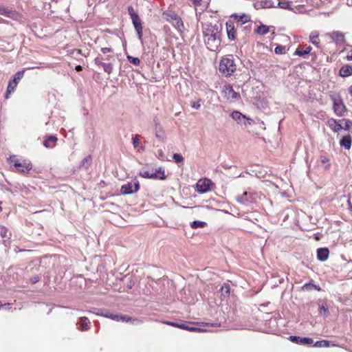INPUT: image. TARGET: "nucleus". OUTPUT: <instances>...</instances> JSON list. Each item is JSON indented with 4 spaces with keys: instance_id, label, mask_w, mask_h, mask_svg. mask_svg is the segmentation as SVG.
<instances>
[{
    "instance_id": "23",
    "label": "nucleus",
    "mask_w": 352,
    "mask_h": 352,
    "mask_svg": "<svg viewBox=\"0 0 352 352\" xmlns=\"http://www.w3.org/2000/svg\"><path fill=\"white\" fill-rule=\"evenodd\" d=\"M309 42L314 45L318 49L320 48V39L318 34L312 32L311 34L309 35Z\"/></svg>"
},
{
    "instance_id": "45",
    "label": "nucleus",
    "mask_w": 352,
    "mask_h": 352,
    "mask_svg": "<svg viewBox=\"0 0 352 352\" xmlns=\"http://www.w3.org/2000/svg\"><path fill=\"white\" fill-rule=\"evenodd\" d=\"M320 314L327 316L329 314L327 308L324 305H321L319 309Z\"/></svg>"
},
{
    "instance_id": "24",
    "label": "nucleus",
    "mask_w": 352,
    "mask_h": 352,
    "mask_svg": "<svg viewBox=\"0 0 352 352\" xmlns=\"http://www.w3.org/2000/svg\"><path fill=\"white\" fill-rule=\"evenodd\" d=\"M270 28H273V30H274V26L269 27L265 25H261L257 28L256 32L261 35H265L270 31Z\"/></svg>"
},
{
    "instance_id": "6",
    "label": "nucleus",
    "mask_w": 352,
    "mask_h": 352,
    "mask_svg": "<svg viewBox=\"0 0 352 352\" xmlns=\"http://www.w3.org/2000/svg\"><path fill=\"white\" fill-rule=\"evenodd\" d=\"M140 175L144 178L153 179H164L166 178L164 170L160 168L155 171L142 170Z\"/></svg>"
},
{
    "instance_id": "19",
    "label": "nucleus",
    "mask_w": 352,
    "mask_h": 352,
    "mask_svg": "<svg viewBox=\"0 0 352 352\" xmlns=\"http://www.w3.org/2000/svg\"><path fill=\"white\" fill-rule=\"evenodd\" d=\"M289 340L296 344H300L303 345L308 344V338H300L299 336H291Z\"/></svg>"
},
{
    "instance_id": "36",
    "label": "nucleus",
    "mask_w": 352,
    "mask_h": 352,
    "mask_svg": "<svg viewBox=\"0 0 352 352\" xmlns=\"http://www.w3.org/2000/svg\"><path fill=\"white\" fill-rule=\"evenodd\" d=\"M278 7L282 9L285 10H292V8L290 7L289 2L288 1H279L278 3Z\"/></svg>"
},
{
    "instance_id": "50",
    "label": "nucleus",
    "mask_w": 352,
    "mask_h": 352,
    "mask_svg": "<svg viewBox=\"0 0 352 352\" xmlns=\"http://www.w3.org/2000/svg\"><path fill=\"white\" fill-rule=\"evenodd\" d=\"M346 58L349 60H352V50L347 53Z\"/></svg>"
},
{
    "instance_id": "30",
    "label": "nucleus",
    "mask_w": 352,
    "mask_h": 352,
    "mask_svg": "<svg viewBox=\"0 0 352 352\" xmlns=\"http://www.w3.org/2000/svg\"><path fill=\"white\" fill-rule=\"evenodd\" d=\"M312 344H314V346L316 347H327L329 345V342L326 340L318 341L314 343V341L309 338V345Z\"/></svg>"
},
{
    "instance_id": "62",
    "label": "nucleus",
    "mask_w": 352,
    "mask_h": 352,
    "mask_svg": "<svg viewBox=\"0 0 352 352\" xmlns=\"http://www.w3.org/2000/svg\"><path fill=\"white\" fill-rule=\"evenodd\" d=\"M2 211V208L0 206V212Z\"/></svg>"
},
{
    "instance_id": "60",
    "label": "nucleus",
    "mask_w": 352,
    "mask_h": 352,
    "mask_svg": "<svg viewBox=\"0 0 352 352\" xmlns=\"http://www.w3.org/2000/svg\"><path fill=\"white\" fill-rule=\"evenodd\" d=\"M311 48L309 47V55L311 54Z\"/></svg>"
},
{
    "instance_id": "12",
    "label": "nucleus",
    "mask_w": 352,
    "mask_h": 352,
    "mask_svg": "<svg viewBox=\"0 0 352 352\" xmlns=\"http://www.w3.org/2000/svg\"><path fill=\"white\" fill-rule=\"evenodd\" d=\"M254 7L256 10L261 8H270L275 7L274 2L272 0H261L258 1L254 3Z\"/></svg>"
},
{
    "instance_id": "26",
    "label": "nucleus",
    "mask_w": 352,
    "mask_h": 352,
    "mask_svg": "<svg viewBox=\"0 0 352 352\" xmlns=\"http://www.w3.org/2000/svg\"><path fill=\"white\" fill-rule=\"evenodd\" d=\"M12 49V46L8 42L0 39V52L10 51Z\"/></svg>"
},
{
    "instance_id": "11",
    "label": "nucleus",
    "mask_w": 352,
    "mask_h": 352,
    "mask_svg": "<svg viewBox=\"0 0 352 352\" xmlns=\"http://www.w3.org/2000/svg\"><path fill=\"white\" fill-rule=\"evenodd\" d=\"M226 31L228 39L234 41L236 39V30L233 21H229L226 22Z\"/></svg>"
},
{
    "instance_id": "17",
    "label": "nucleus",
    "mask_w": 352,
    "mask_h": 352,
    "mask_svg": "<svg viewBox=\"0 0 352 352\" xmlns=\"http://www.w3.org/2000/svg\"><path fill=\"white\" fill-rule=\"evenodd\" d=\"M329 251L327 248H318L317 250V258L319 261H324L329 257Z\"/></svg>"
},
{
    "instance_id": "28",
    "label": "nucleus",
    "mask_w": 352,
    "mask_h": 352,
    "mask_svg": "<svg viewBox=\"0 0 352 352\" xmlns=\"http://www.w3.org/2000/svg\"><path fill=\"white\" fill-rule=\"evenodd\" d=\"M339 73L342 77L349 76L352 74V67H341Z\"/></svg>"
},
{
    "instance_id": "63",
    "label": "nucleus",
    "mask_w": 352,
    "mask_h": 352,
    "mask_svg": "<svg viewBox=\"0 0 352 352\" xmlns=\"http://www.w3.org/2000/svg\"><path fill=\"white\" fill-rule=\"evenodd\" d=\"M107 66H108V67H110V66H111V65H110V64H108V65H107Z\"/></svg>"
},
{
    "instance_id": "46",
    "label": "nucleus",
    "mask_w": 352,
    "mask_h": 352,
    "mask_svg": "<svg viewBox=\"0 0 352 352\" xmlns=\"http://www.w3.org/2000/svg\"><path fill=\"white\" fill-rule=\"evenodd\" d=\"M295 54H297L298 56H302V55L308 54V48H307L305 50H300V49H296V50L295 52Z\"/></svg>"
},
{
    "instance_id": "27",
    "label": "nucleus",
    "mask_w": 352,
    "mask_h": 352,
    "mask_svg": "<svg viewBox=\"0 0 352 352\" xmlns=\"http://www.w3.org/2000/svg\"><path fill=\"white\" fill-rule=\"evenodd\" d=\"M235 70L236 68L232 69V67H219L220 72L224 74L226 76H231Z\"/></svg>"
},
{
    "instance_id": "42",
    "label": "nucleus",
    "mask_w": 352,
    "mask_h": 352,
    "mask_svg": "<svg viewBox=\"0 0 352 352\" xmlns=\"http://www.w3.org/2000/svg\"><path fill=\"white\" fill-rule=\"evenodd\" d=\"M127 10H128L129 14L130 15L131 19L138 16V14L135 12V10L133 8V6H129L128 7Z\"/></svg>"
},
{
    "instance_id": "1",
    "label": "nucleus",
    "mask_w": 352,
    "mask_h": 352,
    "mask_svg": "<svg viewBox=\"0 0 352 352\" xmlns=\"http://www.w3.org/2000/svg\"><path fill=\"white\" fill-rule=\"evenodd\" d=\"M221 28L217 23H206L203 25V35L207 48L212 52L219 50L221 45Z\"/></svg>"
},
{
    "instance_id": "14",
    "label": "nucleus",
    "mask_w": 352,
    "mask_h": 352,
    "mask_svg": "<svg viewBox=\"0 0 352 352\" xmlns=\"http://www.w3.org/2000/svg\"><path fill=\"white\" fill-rule=\"evenodd\" d=\"M337 44L344 43V36L340 32H333L327 34Z\"/></svg>"
},
{
    "instance_id": "33",
    "label": "nucleus",
    "mask_w": 352,
    "mask_h": 352,
    "mask_svg": "<svg viewBox=\"0 0 352 352\" xmlns=\"http://www.w3.org/2000/svg\"><path fill=\"white\" fill-rule=\"evenodd\" d=\"M248 197H250V195L245 192L242 195V196L237 198V201L238 202L245 205L249 202Z\"/></svg>"
},
{
    "instance_id": "56",
    "label": "nucleus",
    "mask_w": 352,
    "mask_h": 352,
    "mask_svg": "<svg viewBox=\"0 0 352 352\" xmlns=\"http://www.w3.org/2000/svg\"><path fill=\"white\" fill-rule=\"evenodd\" d=\"M349 94H351V96H352V85H351L349 88Z\"/></svg>"
},
{
    "instance_id": "44",
    "label": "nucleus",
    "mask_w": 352,
    "mask_h": 352,
    "mask_svg": "<svg viewBox=\"0 0 352 352\" xmlns=\"http://www.w3.org/2000/svg\"><path fill=\"white\" fill-rule=\"evenodd\" d=\"M133 145L135 148H137L140 144V139L139 135H136L135 137L132 138Z\"/></svg>"
},
{
    "instance_id": "2",
    "label": "nucleus",
    "mask_w": 352,
    "mask_h": 352,
    "mask_svg": "<svg viewBox=\"0 0 352 352\" xmlns=\"http://www.w3.org/2000/svg\"><path fill=\"white\" fill-rule=\"evenodd\" d=\"M327 124L331 131L338 133L342 129L349 131L352 127V121L345 118L340 120L329 118L327 122Z\"/></svg>"
},
{
    "instance_id": "29",
    "label": "nucleus",
    "mask_w": 352,
    "mask_h": 352,
    "mask_svg": "<svg viewBox=\"0 0 352 352\" xmlns=\"http://www.w3.org/2000/svg\"><path fill=\"white\" fill-rule=\"evenodd\" d=\"M232 17H234L237 21V23L239 25H242V24H244L246 22L248 21L249 19L248 18V16H245V15H242V16H238L237 14H233L232 15Z\"/></svg>"
},
{
    "instance_id": "53",
    "label": "nucleus",
    "mask_w": 352,
    "mask_h": 352,
    "mask_svg": "<svg viewBox=\"0 0 352 352\" xmlns=\"http://www.w3.org/2000/svg\"><path fill=\"white\" fill-rule=\"evenodd\" d=\"M245 120H246L248 121V125H252V124H253L254 123L253 120H252V119H250V118H249L248 117H247V118H245Z\"/></svg>"
},
{
    "instance_id": "59",
    "label": "nucleus",
    "mask_w": 352,
    "mask_h": 352,
    "mask_svg": "<svg viewBox=\"0 0 352 352\" xmlns=\"http://www.w3.org/2000/svg\"><path fill=\"white\" fill-rule=\"evenodd\" d=\"M308 287V283H305L304 285H303V287Z\"/></svg>"
},
{
    "instance_id": "48",
    "label": "nucleus",
    "mask_w": 352,
    "mask_h": 352,
    "mask_svg": "<svg viewBox=\"0 0 352 352\" xmlns=\"http://www.w3.org/2000/svg\"><path fill=\"white\" fill-rule=\"evenodd\" d=\"M201 100L199 99L198 101L197 102H192L191 103V107L193 108V109H198L200 108L201 107Z\"/></svg>"
},
{
    "instance_id": "31",
    "label": "nucleus",
    "mask_w": 352,
    "mask_h": 352,
    "mask_svg": "<svg viewBox=\"0 0 352 352\" xmlns=\"http://www.w3.org/2000/svg\"><path fill=\"white\" fill-rule=\"evenodd\" d=\"M207 223L204 221H194L190 223V227L193 229H197L199 228H203L206 226Z\"/></svg>"
},
{
    "instance_id": "61",
    "label": "nucleus",
    "mask_w": 352,
    "mask_h": 352,
    "mask_svg": "<svg viewBox=\"0 0 352 352\" xmlns=\"http://www.w3.org/2000/svg\"><path fill=\"white\" fill-rule=\"evenodd\" d=\"M3 307V305L1 304V302L0 301V309Z\"/></svg>"
},
{
    "instance_id": "8",
    "label": "nucleus",
    "mask_w": 352,
    "mask_h": 352,
    "mask_svg": "<svg viewBox=\"0 0 352 352\" xmlns=\"http://www.w3.org/2000/svg\"><path fill=\"white\" fill-rule=\"evenodd\" d=\"M222 96L230 102L240 99L239 94L236 93L230 85L224 86L222 90Z\"/></svg>"
},
{
    "instance_id": "39",
    "label": "nucleus",
    "mask_w": 352,
    "mask_h": 352,
    "mask_svg": "<svg viewBox=\"0 0 352 352\" xmlns=\"http://www.w3.org/2000/svg\"><path fill=\"white\" fill-rule=\"evenodd\" d=\"M23 74H24V71L22 70V71H20V72H18L14 76V78H13V80H15L16 82V83L18 84L19 82L21 80V79L23 78Z\"/></svg>"
},
{
    "instance_id": "57",
    "label": "nucleus",
    "mask_w": 352,
    "mask_h": 352,
    "mask_svg": "<svg viewBox=\"0 0 352 352\" xmlns=\"http://www.w3.org/2000/svg\"><path fill=\"white\" fill-rule=\"evenodd\" d=\"M75 68H76V72H80L82 69V67H75Z\"/></svg>"
},
{
    "instance_id": "55",
    "label": "nucleus",
    "mask_w": 352,
    "mask_h": 352,
    "mask_svg": "<svg viewBox=\"0 0 352 352\" xmlns=\"http://www.w3.org/2000/svg\"><path fill=\"white\" fill-rule=\"evenodd\" d=\"M6 307L8 309H10V306H11V304L8 302V303H6L5 305H3V307Z\"/></svg>"
},
{
    "instance_id": "43",
    "label": "nucleus",
    "mask_w": 352,
    "mask_h": 352,
    "mask_svg": "<svg viewBox=\"0 0 352 352\" xmlns=\"http://www.w3.org/2000/svg\"><path fill=\"white\" fill-rule=\"evenodd\" d=\"M173 158L176 163H181L184 161V157L182 156V155L178 153H175Z\"/></svg>"
},
{
    "instance_id": "15",
    "label": "nucleus",
    "mask_w": 352,
    "mask_h": 352,
    "mask_svg": "<svg viewBox=\"0 0 352 352\" xmlns=\"http://www.w3.org/2000/svg\"><path fill=\"white\" fill-rule=\"evenodd\" d=\"M219 66H236L234 56L229 54L222 58Z\"/></svg>"
},
{
    "instance_id": "7",
    "label": "nucleus",
    "mask_w": 352,
    "mask_h": 352,
    "mask_svg": "<svg viewBox=\"0 0 352 352\" xmlns=\"http://www.w3.org/2000/svg\"><path fill=\"white\" fill-rule=\"evenodd\" d=\"M102 316L105 318H110V319L117 321V322L122 321V322H131L142 323V321L140 320L139 319L135 318H132V317L128 316L126 315L113 314L108 312V313L103 314Z\"/></svg>"
},
{
    "instance_id": "20",
    "label": "nucleus",
    "mask_w": 352,
    "mask_h": 352,
    "mask_svg": "<svg viewBox=\"0 0 352 352\" xmlns=\"http://www.w3.org/2000/svg\"><path fill=\"white\" fill-rule=\"evenodd\" d=\"M17 83L15 80H10L8 83V87H7V91H6V98H9L10 97V95L11 94V93H12L15 88L17 86Z\"/></svg>"
},
{
    "instance_id": "10",
    "label": "nucleus",
    "mask_w": 352,
    "mask_h": 352,
    "mask_svg": "<svg viewBox=\"0 0 352 352\" xmlns=\"http://www.w3.org/2000/svg\"><path fill=\"white\" fill-rule=\"evenodd\" d=\"M165 324H168L172 327H177V328H179L182 329L188 330L189 331H199V332L202 331V329L200 328H197V327H190L189 325H188L187 324L184 323V322L178 323V322H175L167 321V322H165Z\"/></svg>"
},
{
    "instance_id": "38",
    "label": "nucleus",
    "mask_w": 352,
    "mask_h": 352,
    "mask_svg": "<svg viewBox=\"0 0 352 352\" xmlns=\"http://www.w3.org/2000/svg\"><path fill=\"white\" fill-rule=\"evenodd\" d=\"M12 13V11L8 10V8L0 6V14L6 16H10Z\"/></svg>"
},
{
    "instance_id": "21",
    "label": "nucleus",
    "mask_w": 352,
    "mask_h": 352,
    "mask_svg": "<svg viewBox=\"0 0 352 352\" xmlns=\"http://www.w3.org/2000/svg\"><path fill=\"white\" fill-rule=\"evenodd\" d=\"M318 165L321 166L325 169H327L330 167L331 162L327 156L322 155L318 162Z\"/></svg>"
},
{
    "instance_id": "40",
    "label": "nucleus",
    "mask_w": 352,
    "mask_h": 352,
    "mask_svg": "<svg viewBox=\"0 0 352 352\" xmlns=\"http://www.w3.org/2000/svg\"><path fill=\"white\" fill-rule=\"evenodd\" d=\"M8 230L3 226L0 225V236L2 238L8 237Z\"/></svg>"
},
{
    "instance_id": "3",
    "label": "nucleus",
    "mask_w": 352,
    "mask_h": 352,
    "mask_svg": "<svg viewBox=\"0 0 352 352\" xmlns=\"http://www.w3.org/2000/svg\"><path fill=\"white\" fill-rule=\"evenodd\" d=\"M163 17L169 23H170L175 28L182 32L184 30L183 21L176 13L173 11H165L162 14Z\"/></svg>"
},
{
    "instance_id": "47",
    "label": "nucleus",
    "mask_w": 352,
    "mask_h": 352,
    "mask_svg": "<svg viewBox=\"0 0 352 352\" xmlns=\"http://www.w3.org/2000/svg\"><path fill=\"white\" fill-rule=\"evenodd\" d=\"M311 289H314L317 291L321 290V288L320 287V286L314 284L313 280H309V290Z\"/></svg>"
},
{
    "instance_id": "52",
    "label": "nucleus",
    "mask_w": 352,
    "mask_h": 352,
    "mask_svg": "<svg viewBox=\"0 0 352 352\" xmlns=\"http://www.w3.org/2000/svg\"><path fill=\"white\" fill-rule=\"evenodd\" d=\"M133 185L134 186L133 192H137L139 190V188H140L139 184L138 183H135Z\"/></svg>"
},
{
    "instance_id": "32",
    "label": "nucleus",
    "mask_w": 352,
    "mask_h": 352,
    "mask_svg": "<svg viewBox=\"0 0 352 352\" xmlns=\"http://www.w3.org/2000/svg\"><path fill=\"white\" fill-rule=\"evenodd\" d=\"M230 116L235 120H241V119L247 118L246 116L242 114L238 111H234Z\"/></svg>"
},
{
    "instance_id": "34",
    "label": "nucleus",
    "mask_w": 352,
    "mask_h": 352,
    "mask_svg": "<svg viewBox=\"0 0 352 352\" xmlns=\"http://www.w3.org/2000/svg\"><path fill=\"white\" fill-rule=\"evenodd\" d=\"M221 292L223 296H228L230 293V286L228 283H223L221 286Z\"/></svg>"
},
{
    "instance_id": "13",
    "label": "nucleus",
    "mask_w": 352,
    "mask_h": 352,
    "mask_svg": "<svg viewBox=\"0 0 352 352\" xmlns=\"http://www.w3.org/2000/svg\"><path fill=\"white\" fill-rule=\"evenodd\" d=\"M139 39L142 37V25L139 16L131 19Z\"/></svg>"
},
{
    "instance_id": "51",
    "label": "nucleus",
    "mask_w": 352,
    "mask_h": 352,
    "mask_svg": "<svg viewBox=\"0 0 352 352\" xmlns=\"http://www.w3.org/2000/svg\"><path fill=\"white\" fill-rule=\"evenodd\" d=\"M101 50L104 54L110 52L111 51V48L109 47H103L101 49Z\"/></svg>"
},
{
    "instance_id": "18",
    "label": "nucleus",
    "mask_w": 352,
    "mask_h": 352,
    "mask_svg": "<svg viewBox=\"0 0 352 352\" xmlns=\"http://www.w3.org/2000/svg\"><path fill=\"white\" fill-rule=\"evenodd\" d=\"M351 142H352L351 137V135H349L344 136L341 139V140L340 142V144L342 147H344L346 149L349 150L351 147Z\"/></svg>"
},
{
    "instance_id": "64",
    "label": "nucleus",
    "mask_w": 352,
    "mask_h": 352,
    "mask_svg": "<svg viewBox=\"0 0 352 352\" xmlns=\"http://www.w3.org/2000/svg\"><path fill=\"white\" fill-rule=\"evenodd\" d=\"M351 210H352V207H351Z\"/></svg>"
},
{
    "instance_id": "35",
    "label": "nucleus",
    "mask_w": 352,
    "mask_h": 352,
    "mask_svg": "<svg viewBox=\"0 0 352 352\" xmlns=\"http://www.w3.org/2000/svg\"><path fill=\"white\" fill-rule=\"evenodd\" d=\"M91 160V157L90 155L85 157L80 163V167H85V168H88L90 165Z\"/></svg>"
},
{
    "instance_id": "41",
    "label": "nucleus",
    "mask_w": 352,
    "mask_h": 352,
    "mask_svg": "<svg viewBox=\"0 0 352 352\" xmlns=\"http://www.w3.org/2000/svg\"><path fill=\"white\" fill-rule=\"evenodd\" d=\"M127 58H128L129 61L133 65H138L140 64V59L137 57H133L131 56H128Z\"/></svg>"
},
{
    "instance_id": "9",
    "label": "nucleus",
    "mask_w": 352,
    "mask_h": 352,
    "mask_svg": "<svg viewBox=\"0 0 352 352\" xmlns=\"http://www.w3.org/2000/svg\"><path fill=\"white\" fill-rule=\"evenodd\" d=\"M211 184L212 182L209 179L204 178L199 179L196 184L197 191L200 193L206 192L210 190Z\"/></svg>"
},
{
    "instance_id": "4",
    "label": "nucleus",
    "mask_w": 352,
    "mask_h": 352,
    "mask_svg": "<svg viewBox=\"0 0 352 352\" xmlns=\"http://www.w3.org/2000/svg\"><path fill=\"white\" fill-rule=\"evenodd\" d=\"M10 161L19 173H28L32 168L29 160L19 159L16 155L11 156Z\"/></svg>"
},
{
    "instance_id": "54",
    "label": "nucleus",
    "mask_w": 352,
    "mask_h": 352,
    "mask_svg": "<svg viewBox=\"0 0 352 352\" xmlns=\"http://www.w3.org/2000/svg\"><path fill=\"white\" fill-rule=\"evenodd\" d=\"M111 68L112 67H104V71L108 72V73H110L111 71Z\"/></svg>"
},
{
    "instance_id": "5",
    "label": "nucleus",
    "mask_w": 352,
    "mask_h": 352,
    "mask_svg": "<svg viewBox=\"0 0 352 352\" xmlns=\"http://www.w3.org/2000/svg\"><path fill=\"white\" fill-rule=\"evenodd\" d=\"M333 101V109L335 114L338 116H343L346 111V107L340 95L331 96Z\"/></svg>"
},
{
    "instance_id": "58",
    "label": "nucleus",
    "mask_w": 352,
    "mask_h": 352,
    "mask_svg": "<svg viewBox=\"0 0 352 352\" xmlns=\"http://www.w3.org/2000/svg\"><path fill=\"white\" fill-rule=\"evenodd\" d=\"M315 238H316V239L317 241L320 240V236H319L318 234H316V235H315Z\"/></svg>"
},
{
    "instance_id": "16",
    "label": "nucleus",
    "mask_w": 352,
    "mask_h": 352,
    "mask_svg": "<svg viewBox=\"0 0 352 352\" xmlns=\"http://www.w3.org/2000/svg\"><path fill=\"white\" fill-rule=\"evenodd\" d=\"M57 141L55 135H49L43 141V146L47 148H52L56 145Z\"/></svg>"
},
{
    "instance_id": "22",
    "label": "nucleus",
    "mask_w": 352,
    "mask_h": 352,
    "mask_svg": "<svg viewBox=\"0 0 352 352\" xmlns=\"http://www.w3.org/2000/svg\"><path fill=\"white\" fill-rule=\"evenodd\" d=\"M80 329L82 331H87L89 329L90 322L87 317H81L80 318Z\"/></svg>"
},
{
    "instance_id": "49",
    "label": "nucleus",
    "mask_w": 352,
    "mask_h": 352,
    "mask_svg": "<svg viewBox=\"0 0 352 352\" xmlns=\"http://www.w3.org/2000/svg\"><path fill=\"white\" fill-rule=\"evenodd\" d=\"M190 1L195 6H198L201 5V0H190Z\"/></svg>"
},
{
    "instance_id": "37",
    "label": "nucleus",
    "mask_w": 352,
    "mask_h": 352,
    "mask_svg": "<svg viewBox=\"0 0 352 352\" xmlns=\"http://www.w3.org/2000/svg\"><path fill=\"white\" fill-rule=\"evenodd\" d=\"M286 47L283 45H278L275 47L274 52L276 54H283L286 52Z\"/></svg>"
},
{
    "instance_id": "25",
    "label": "nucleus",
    "mask_w": 352,
    "mask_h": 352,
    "mask_svg": "<svg viewBox=\"0 0 352 352\" xmlns=\"http://www.w3.org/2000/svg\"><path fill=\"white\" fill-rule=\"evenodd\" d=\"M133 184L128 183L122 186L120 192H122V194H124V195L132 193L133 192Z\"/></svg>"
}]
</instances>
